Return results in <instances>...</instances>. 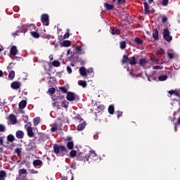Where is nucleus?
<instances>
[{
    "label": "nucleus",
    "instance_id": "50",
    "mask_svg": "<svg viewBox=\"0 0 180 180\" xmlns=\"http://www.w3.org/2000/svg\"><path fill=\"white\" fill-rule=\"evenodd\" d=\"M15 152L16 153V154H18V155H20V153H22V150L19 148H17L16 149H15Z\"/></svg>",
    "mask_w": 180,
    "mask_h": 180
},
{
    "label": "nucleus",
    "instance_id": "52",
    "mask_svg": "<svg viewBox=\"0 0 180 180\" xmlns=\"http://www.w3.org/2000/svg\"><path fill=\"white\" fill-rule=\"evenodd\" d=\"M22 120L25 122V123H27V122L29 120V116L24 115L23 117H22Z\"/></svg>",
    "mask_w": 180,
    "mask_h": 180
},
{
    "label": "nucleus",
    "instance_id": "7",
    "mask_svg": "<svg viewBox=\"0 0 180 180\" xmlns=\"http://www.w3.org/2000/svg\"><path fill=\"white\" fill-rule=\"evenodd\" d=\"M8 120L9 121L10 124H16L18 123V119L16 118V116L13 114H11L8 117Z\"/></svg>",
    "mask_w": 180,
    "mask_h": 180
},
{
    "label": "nucleus",
    "instance_id": "3",
    "mask_svg": "<svg viewBox=\"0 0 180 180\" xmlns=\"http://www.w3.org/2000/svg\"><path fill=\"white\" fill-rule=\"evenodd\" d=\"M25 129L27 131L28 137H34V133L33 131V128L32 127V122H27V124L25 125Z\"/></svg>",
    "mask_w": 180,
    "mask_h": 180
},
{
    "label": "nucleus",
    "instance_id": "33",
    "mask_svg": "<svg viewBox=\"0 0 180 180\" xmlns=\"http://www.w3.org/2000/svg\"><path fill=\"white\" fill-rule=\"evenodd\" d=\"M67 148L69 150H72V148H74V142L72 141H69L67 143Z\"/></svg>",
    "mask_w": 180,
    "mask_h": 180
},
{
    "label": "nucleus",
    "instance_id": "31",
    "mask_svg": "<svg viewBox=\"0 0 180 180\" xmlns=\"http://www.w3.org/2000/svg\"><path fill=\"white\" fill-rule=\"evenodd\" d=\"M33 122H34V126H39V123H40V117H37L34 118Z\"/></svg>",
    "mask_w": 180,
    "mask_h": 180
},
{
    "label": "nucleus",
    "instance_id": "13",
    "mask_svg": "<svg viewBox=\"0 0 180 180\" xmlns=\"http://www.w3.org/2000/svg\"><path fill=\"white\" fill-rule=\"evenodd\" d=\"M17 139H23L25 137V133L22 130H18L15 133Z\"/></svg>",
    "mask_w": 180,
    "mask_h": 180
},
{
    "label": "nucleus",
    "instance_id": "48",
    "mask_svg": "<svg viewBox=\"0 0 180 180\" xmlns=\"http://www.w3.org/2000/svg\"><path fill=\"white\" fill-rule=\"evenodd\" d=\"M163 68L164 67L161 65H155L153 67V70H162Z\"/></svg>",
    "mask_w": 180,
    "mask_h": 180
},
{
    "label": "nucleus",
    "instance_id": "29",
    "mask_svg": "<svg viewBox=\"0 0 180 180\" xmlns=\"http://www.w3.org/2000/svg\"><path fill=\"white\" fill-rule=\"evenodd\" d=\"M78 84L80 86H82V88H86V81L80 80L78 82Z\"/></svg>",
    "mask_w": 180,
    "mask_h": 180
},
{
    "label": "nucleus",
    "instance_id": "21",
    "mask_svg": "<svg viewBox=\"0 0 180 180\" xmlns=\"http://www.w3.org/2000/svg\"><path fill=\"white\" fill-rule=\"evenodd\" d=\"M76 51L77 54H85V51H84L81 46L76 47Z\"/></svg>",
    "mask_w": 180,
    "mask_h": 180
},
{
    "label": "nucleus",
    "instance_id": "57",
    "mask_svg": "<svg viewBox=\"0 0 180 180\" xmlns=\"http://www.w3.org/2000/svg\"><path fill=\"white\" fill-rule=\"evenodd\" d=\"M18 33H20V31H19V30L15 31V32H13V33L12 34V36H13L14 37H15V36H18Z\"/></svg>",
    "mask_w": 180,
    "mask_h": 180
},
{
    "label": "nucleus",
    "instance_id": "15",
    "mask_svg": "<svg viewBox=\"0 0 180 180\" xmlns=\"http://www.w3.org/2000/svg\"><path fill=\"white\" fill-rule=\"evenodd\" d=\"M22 175H27V170L25 169H20L18 170V176H22Z\"/></svg>",
    "mask_w": 180,
    "mask_h": 180
},
{
    "label": "nucleus",
    "instance_id": "6",
    "mask_svg": "<svg viewBox=\"0 0 180 180\" xmlns=\"http://www.w3.org/2000/svg\"><path fill=\"white\" fill-rule=\"evenodd\" d=\"M41 22L45 26H49L50 20H49V15L47 14H43L41 17Z\"/></svg>",
    "mask_w": 180,
    "mask_h": 180
},
{
    "label": "nucleus",
    "instance_id": "4",
    "mask_svg": "<svg viewBox=\"0 0 180 180\" xmlns=\"http://www.w3.org/2000/svg\"><path fill=\"white\" fill-rule=\"evenodd\" d=\"M162 34L166 41H171L172 40V36L171 35V32H169V30H168V28L163 30Z\"/></svg>",
    "mask_w": 180,
    "mask_h": 180
},
{
    "label": "nucleus",
    "instance_id": "39",
    "mask_svg": "<svg viewBox=\"0 0 180 180\" xmlns=\"http://www.w3.org/2000/svg\"><path fill=\"white\" fill-rule=\"evenodd\" d=\"M144 8H145V13H148L150 9V6H148V3L144 2Z\"/></svg>",
    "mask_w": 180,
    "mask_h": 180
},
{
    "label": "nucleus",
    "instance_id": "36",
    "mask_svg": "<svg viewBox=\"0 0 180 180\" xmlns=\"http://www.w3.org/2000/svg\"><path fill=\"white\" fill-rule=\"evenodd\" d=\"M108 112L110 115H113L115 113V107L113 105H110L108 107Z\"/></svg>",
    "mask_w": 180,
    "mask_h": 180
},
{
    "label": "nucleus",
    "instance_id": "41",
    "mask_svg": "<svg viewBox=\"0 0 180 180\" xmlns=\"http://www.w3.org/2000/svg\"><path fill=\"white\" fill-rule=\"evenodd\" d=\"M70 157H71V158H74L75 157H77V151L76 150H71L70 153Z\"/></svg>",
    "mask_w": 180,
    "mask_h": 180
},
{
    "label": "nucleus",
    "instance_id": "55",
    "mask_svg": "<svg viewBox=\"0 0 180 180\" xmlns=\"http://www.w3.org/2000/svg\"><path fill=\"white\" fill-rule=\"evenodd\" d=\"M43 67L46 71H47V67H49V63L47 62L44 63Z\"/></svg>",
    "mask_w": 180,
    "mask_h": 180
},
{
    "label": "nucleus",
    "instance_id": "11",
    "mask_svg": "<svg viewBox=\"0 0 180 180\" xmlns=\"http://www.w3.org/2000/svg\"><path fill=\"white\" fill-rule=\"evenodd\" d=\"M110 32L113 36H115L116 34L119 35V34H120V30H119L117 27H113V28L110 29Z\"/></svg>",
    "mask_w": 180,
    "mask_h": 180
},
{
    "label": "nucleus",
    "instance_id": "24",
    "mask_svg": "<svg viewBox=\"0 0 180 180\" xmlns=\"http://www.w3.org/2000/svg\"><path fill=\"white\" fill-rule=\"evenodd\" d=\"M129 56L127 55H124L122 60V64H127V61H129Z\"/></svg>",
    "mask_w": 180,
    "mask_h": 180
},
{
    "label": "nucleus",
    "instance_id": "28",
    "mask_svg": "<svg viewBox=\"0 0 180 180\" xmlns=\"http://www.w3.org/2000/svg\"><path fill=\"white\" fill-rule=\"evenodd\" d=\"M7 140L8 141H9L10 143H13V141H15V136L12 134H9L7 136Z\"/></svg>",
    "mask_w": 180,
    "mask_h": 180
},
{
    "label": "nucleus",
    "instance_id": "8",
    "mask_svg": "<svg viewBox=\"0 0 180 180\" xmlns=\"http://www.w3.org/2000/svg\"><path fill=\"white\" fill-rule=\"evenodd\" d=\"M12 89H19L22 86V84L19 82H13L11 84Z\"/></svg>",
    "mask_w": 180,
    "mask_h": 180
},
{
    "label": "nucleus",
    "instance_id": "58",
    "mask_svg": "<svg viewBox=\"0 0 180 180\" xmlns=\"http://www.w3.org/2000/svg\"><path fill=\"white\" fill-rule=\"evenodd\" d=\"M70 37V33H65L63 36V39H68Z\"/></svg>",
    "mask_w": 180,
    "mask_h": 180
},
{
    "label": "nucleus",
    "instance_id": "59",
    "mask_svg": "<svg viewBox=\"0 0 180 180\" xmlns=\"http://www.w3.org/2000/svg\"><path fill=\"white\" fill-rule=\"evenodd\" d=\"M12 65H13V63H11L9 64V65L7 67V70H12L13 68Z\"/></svg>",
    "mask_w": 180,
    "mask_h": 180
},
{
    "label": "nucleus",
    "instance_id": "53",
    "mask_svg": "<svg viewBox=\"0 0 180 180\" xmlns=\"http://www.w3.org/2000/svg\"><path fill=\"white\" fill-rule=\"evenodd\" d=\"M66 70H67V72L68 74H71L72 72V69H71V67H70V66H68Z\"/></svg>",
    "mask_w": 180,
    "mask_h": 180
},
{
    "label": "nucleus",
    "instance_id": "63",
    "mask_svg": "<svg viewBox=\"0 0 180 180\" xmlns=\"http://www.w3.org/2000/svg\"><path fill=\"white\" fill-rule=\"evenodd\" d=\"M169 95H174L175 91H174V90H170V91H169Z\"/></svg>",
    "mask_w": 180,
    "mask_h": 180
},
{
    "label": "nucleus",
    "instance_id": "16",
    "mask_svg": "<svg viewBox=\"0 0 180 180\" xmlns=\"http://www.w3.org/2000/svg\"><path fill=\"white\" fill-rule=\"evenodd\" d=\"M129 63L131 65H136V64H137V61H136V56L129 58Z\"/></svg>",
    "mask_w": 180,
    "mask_h": 180
},
{
    "label": "nucleus",
    "instance_id": "61",
    "mask_svg": "<svg viewBox=\"0 0 180 180\" xmlns=\"http://www.w3.org/2000/svg\"><path fill=\"white\" fill-rule=\"evenodd\" d=\"M122 113H123L122 112H120V111L117 112V116L118 119L122 116Z\"/></svg>",
    "mask_w": 180,
    "mask_h": 180
},
{
    "label": "nucleus",
    "instance_id": "1",
    "mask_svg": "<svg viewBox=\"0 0 180 180\" xmlns=\"http://www.w3.org/2000/svg\"><path fill=\"white\" fill-rule=\"evenodd\" d=\"M53 153L56 155H58V154H60V155H64V153L67 151V148L65 146L63 145H58V144H53Z\"/></svg>",
    "mask_w": 180,
    "mask_h": 180
},
{
    "label": "nucleus",
    "instance_id": "46",
    "mask_svg": "<svg viewBox=\"0 0 180 180\" xmlns=\"http://www.w3.org/2000/svg\"><path fill=\"white\" fill-rule=\"evenodd\" d=\"M62 108H65V109H68V103L67 101H63L61 103Z\"/></svg>",
    "mask_w": 180,
    "mask_h": 180
},
{
    "label": "nucleus",
    "instance_id": "40",
    "mask_svg": "<svg viewBox=\"0 0 180 180\" xmlns=\"http://www.w3.org/2000/svg\"><path fill=\"white\" fill-rule=\"evenodd\" d=\"M164 53H165V51L162 48H160L156 51L157 56H162V54H164Z\"/></svg>",
    "mask_w": 180,
    "mask_h": 180
},
{
    "label": "nucleus",
    "instance_id": "19",
    "mask_svg": "<svg viewBox=\"0 0 180 180\" xmlns=\"http://www.w3.org/2000/svg\"><path fill=\"white\" fill-rule=\"evenodd\" d=\"M30 34L34 39H39L40 37V34H39V33L37 32V30L30 32Z\"/></svg>",
    "mask_w": 180,
    "mask_h": 180
},
{
    "label": "nucleus",
    "instance_id": "25",
    "mask_svg": "<svg viewBox=\"0 0 180 180\" xmlns=\"http://www.w3.org/2000/svg\"><path fill=\"white\" fill-rule=\"evenodd\" d=\"M76 123H81V122H84V119L81 117V115H77L76 117H74Z\"/></svg>",
    "mask_w": 180,
    "mask_h": 180
},
{
    "label": "nucleus",
    "instance_id": "47",
    "mask_svg": "<svg viewBox=\"0 0 180 180\" xmlns=\"http://www.w3.org/2000/svg\"><path fill=\"white\" fill-rule=\"evenodd\" d=\"M60 91H61L63 94H67L68 90L67 88L64 87V86H60L59 87Z\"/></svg>",
    "mask_w": 180,
    "mask_h": 180
},
{
    "label": "nucleus",
    "instance_id": "34",
    "mask_svg": "<svg viewBox=\"0 0 180 180\" xmlns=\"http://www.w3.org/2000/svg\"><path fill=\"white\" fill-rule=\"evenodd\" d=\"M168 76L163 75L158 77V81H167Z\"/></svg>",
    "mask_w": 180,
    "mask_h": 180
},
{
    "label": "nucleus",
    "instance_id": "17",
    "mask_svg": "<svg viewBox=\"0 0 180 180\" xmlns=\"http://www.w3.org/2000/svg\"><path fill=\"white\" fill-rule=\"evenodd\" d=\"M71 46V41H64L62 42L60 47H70Z\"/></svg>",
    "mask_w": 180,
    "mask_h": 180
},
{
    "label": "nucleus",
    "instance_id": "18",
    "mask_svg": "<svg viewBox=\"0 0 180 180\" xmlns=\"http://www.w3.org/2000/svg\"><path fill=\"white\" fill-rule=\"evenodd\" d=\"M34 167H39V165H41L43 164V162L40 160H35L32 162Z\"/></svg>",
    "mask_w": 180,
    "mask_h": 180
},
{
    "label": "nucleus",
    "instance_id": "44",
    "mask_svg": "<svg viewBox=\"0 0 180 180\" xmlns=\"http://www.w3.org/2000/svg\"><path fill=\"white\" fill-rule=\"evenodd\" d=\"M6 131V127H5V125L0 124V132L4 133V131Z\"/></svg>",
    "mask_w": 180,
    "mask_h": 180
},
{
    "label": "nucleus",
    "instance_id": "37",
    "mask_svg": "<svg viewBox=\"0 0 180 180\" xmlns=\"http://www.w3.org/2000/svg\"><path fill=\"white\" fill-rule=\"evenodd\" d=\"M120 47L121 50H124L126 49V41H122L120 42Z\"/></svg>",
    "mask_w": 180,
    "mask_h": 180
},
{
    "label": "nucleus",
    "instance_id": "49",
    "mask_svg": "<svg viewBox=\"0 0 180 180\" xmlns=\"http://www.w3.org/2000/svg\"><path fill=\"white\" fill-rule=\"evenodd\" d=\"M169 2V0H162V4L163 6H168Z\"/></svg>",
    "mask_w": 180,
    "mask_h": 180
},
{
    "label": "nucleus",
    "instance_id": "30",
    "mask_svg": "<svg viewBox=\"0 0 180 180\" xmlns=\"http://www.w3.org/2000/svg\"><path fill=\"white\" fill-rule=\"evenodd\" d=\"M51 64L53 67H60L61 65V63L57 60L52 61Z\"/></svg>",
    "mask_w": 180,
    "mask_h": 180
},
{
    "label": "nucleus",
    "instance_id": "20",
    "mask_svg": "<svg viewBox=\"0 0 180 180\" xmlns=\"http://www.w3.org/2000/svg\"><path fill=\"white\" fill-rule=\"evenodd\" d=\"M26 101H22L19 103L18 106L20 109H25L26 108Z\"/></svg>",
    "mask_w": 180,
    "mask_h": 180
},
{
    "label": "nucleus",
    "instance_id": "35",
    "mask_svg": "<svg viewBox=\"0 0 180 180\" xmlns=\"http://www.w3.org/2000/svg\"><path fill=\"white\" fill-rule=\"evenodd\" d=\"M176 54L175 53H167V57L169 60H172V58H175Z\"/></svg>",
    "mask_w": 180,
    "mask_h": 180
},
{
    "label": "nucleus",
    "instance_id": "27",
    "mask_svg": "<svg viewBox=\"0 0 180 180\" xmlns=\"http://www.w3.org/2000/svg\"><path fill=\"white\" fill-rule=\"evenodd\" d=\"M147 64V60L146 58H141L139 60V65L144 67Z\"/></svg>",
    "mask_w": 180,
    "mask_h": 180
},
{
    "label": "nucleus",
    "instance_id": "62",
    "mask_svg": "<svg viewBox=\"0 0 180 180\" xmlns=\"http://www.w3.org/2000/svg\"><path fill=\"white\" fill-rule=\"evenodd\" d=\"M168 20V19L167 18V17H163L162 19V22H163V23H165V22H167Z\"/></svg>",
    "mask_w": 180,
    "mask_h": 180
},
{
    "label": "nucleus",
    "instance_id": "56",
    "mask_svg": "<svg viewBox=\"0 0 180 180\" xmlns=\"http://www.w3.org/2000/svg\"><path fill=\"white\" fill-rule=\"evenodd\" d=\"M124 2H126V0H117V4H119V5L124 4Z\"/></svg>",
    "mask_w": 180,
    "mask_h": 180
},
{
    "label": "nucleus",
    "instance_id": "42",
    "mask_svg": "<svg viewBox=\"0 0 180 180\" xmlns=\"http://www.w3.org/2000/svg\"><path fill=\"white\" fill-rule=\"evenodd\" d=\"M51 131H57L58 130V127H57V124L54 123L51 125Z\"/></svg>",
    "mask_w": 180,
    "mask_h": 180
},
{
    "label": "nucleus",
    "instance_id": "2",
    "mask_svg": "<svg viewBox=\"0 0 180 180\" xmlns=\"http://www.w3.org/2000/svg\"><path fill=\"white\" fill-rule=\"evenodd\" d=\"M91 155H96V154L95 153V152H89V153L87 155L80 153L77 155V158L78 161H84V160L85 161H89V157H91Z\"/></svg>",
    "mask_w": 180,
    "mask_h": 180
},
{
    "label": "nucleus",
    "instance_id": "22",
    "mask_svg": "<svg viewBox=\"0 0 180 180\" xmlns=\"http://www.w3.org/2000/svg\"><path fill=\"white\" fill-rule=\"evenodd\" d=\"M6 178V172L4 170L0 171V180H5Z\"/></svg>",
    "mask_w": 180,
    "mask_h": 180
},
{
    "label": "nucleus",
    "instance_id": "45",
    "mask_svg": "<svg viewBox=\"0 0 180 180\" xmlns=\"http://www.w3.org/2000/svg\"><path fill=\"white\" fill-rule=\"evenodd\" d=\"M48 92L51 94V95H53V94L56 93V89H54V87H51L49 89Z\"/></svg>",
    "mask_w": 180,
    "mask_h": 180
},
{
    "label": "nucleus",
    "instance_id": "43",
    "mask_svg": "<svg viewBox=\"0 0 180 180\" xmlns=\"http://www.w3.org/2000/svg\"><path fill=\"white\" fill-rule=\"evenodd\" d=\"M134 41L135 43H136V44H143V40H141L140 38L139 37H136L134 39Z\"/></svg>",
    "mask_w": 180,
    "mask_h": 180
},
{
    "label": "nucleus",
    "instance_id": "14",
    "mask_svg": "<svg viewBox=\"0 0 180 180\" xmlns=\"http://www.w3.org/2000/svg\"><path fill=\"white\" fill-rule=\"evenodd\" d=\"M153 38L155 40H158L159 37H158V30H157V28H155L153 31Z\"/></svg>",
    "mask_w": 180,
    "mask_h": 180
},
{
    "label": "nucleus",
    "instance_id": "54",
    "mask_svg": "<svg viewBox=\"0 0 180 180\" xmlns=\"http://www.w3.org/2000/svg\"><path fill=\"white\" fill-rule=\"evenodd\" d=\"M44 39H48V40H50V39H51V35L50 34H45L43 36Z\"/></svg>",
    "mask_w": 180,
    "mask_h": 180
},
{
    "label": "nucleus",
    "instance_id": "12",
    "mask_svg": "<svg viewBox=\"0 0 180 180\" xmlns=\"http://www.w3.org/2000/svg\"><path fill=\"white\" fill-rule=\"evenodd\" d=\"M10 54H11V56H16L18 54V49L16 48V46H13L11 48Z\"/></svg>",
    "mask_w": 180,
    "mask_h": 180
},
{
    "label": "nucleus",
    "instance_id": "38",
    "mask_svg": "<svg viewBox=\"0 0 180 180\" xmlns=\"http://www.w3.org/2000/svg\"><path fill=\"white\" fill-rule=\"evenodd\" d=\"M89 75H94V68H89L88 70H86V77Z\"/></svg>",
    "mask_w": 180,
    "mask_h": 180
},
{
    "label": "nucleus",
    "instance_id": "5",
    "mask_svg": "<svg viewBox=\"0 0 180 180\" xmlns=\"http://www.w3.org/2000/svg\"><path fill=\"white\" fill-rule=\"evenodd\" d=\"M66 98L68 101H79V96L76 95L75 93H72V92H68Z\"/></svg>",
    "mask_w": 180,
    "mask_h": 180
},
{
    "label": "nucleus",
    "instance_id": "23",
    "mask_svg": "<svg viewBox=\"0 0 180 180\" xmlns=\"http://www.w3.org/2000/svg\"><path fill=\"white\" fill-rule=\"evenodd\" d=\"M104 6L108 11H112V9L115 8L114 6H112V4H109L108 3H105Z\"/></svg>",
    "mask_w": 180,
    "mask_h": 180
},
{
    "label": "nucleus",
    "instance_id": "51",
    "mask_svg": "<svg viewBox=\"0 0 180 180\" xmlns=\"http://www.w3.org/2000/svg\"><path fill=\"white\" fill-rule=\"evenodd\" d=\"M29 172L30 174H39V172L37 170H34V169H29Z\"/></svg>",
    "mask_w": 180,
    "mask_h": 180
},
{
    "label": "nucleus",
    "instance_id": "10",
    "mask_svg": "<svg viewBox=\"0 0 180 180\" xmlns=\"http://www.w3.org/2000/svg\"><path fill=\"white\" fill-rule=\"evenodd\" d=\"M79 72L82 77L86 78V68H85V67L79 68Z\"/></svg>",
    "mask_w": 180,
    "mask_h": 180
},
{
    "label": "nucleus",
    "instance_id": "26",
    "mask_svg": "<svg viewBox=\"0 0 180 180\" xmlns=\"http://www.w3.org/2000/svg\"><path fill=\"white\" fill-rule=\"evenodd\" d=\"M28 29L29 30H30V32H36L37 30V27H36V25H34V24H31L28 27Z\"/></svg>",
    "mask_w": 180,
    "mask_h": 180
},
{
    "label": "nucleus",
    "instance_id": "32",
    "mask_svg": "<svg viewBox=\"0 0 180 180\" xmlns=\"http://www.w3.org/2000/svg\"><path fill=\"white\" fill-rule=\"evenodd\" d=\"M15 78V71L11 70L8 74V79L12 81Z\"/></svg>",
    "mask_w": 180,
    "mask_h": 180
},
{
    "label": "nucleus",
    "instance_id": "9",
    "mask_svg": "<svg viewBox=\"0 0 180 180\" xmlns=\"http://www.w3.org/2000/svg\"><path fill=\"white\" fill-rule=\"evenodd\" d=\"M86 127V122L85 121H83L81 124H79L77 126V130H78V131H82V130H84V129H85Z\"/></svg>",
    "mask_w": 180,
    "mask_h": 180
},
{
    "label": "nucleus",
    "instance_id": "64",
    "mask_svg": "<svg viewBox=\"0 0 180 180\" xmlns=\"http://www.w3.org/2000/svg\"><path fill=\"white\" fill-rule=\"evenodd\" d=\"M49 59L51 61L53 60L54 59V56H53V54L49 55Z\"/></svg>",
    "mask_w": 180,
    "mask_h": 180
},
{
    "label": "nucleus",
    "instance_id": "60",
    "mask_svg": "<svg viewBox=\"0 0 180 180\" xmlns=\"http://www.w3.org/2000/svg\"><path fill=\"white\" fill-rule=\"evenodd\" d=\"M0 146H4V138L0 137Z\"/></svg>",
    "mask_w": 180,
    "mask_h": 180
}]
</instances>
